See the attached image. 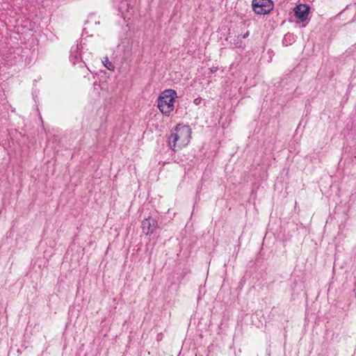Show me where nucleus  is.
<instances>
[{
	"instance_id": "obj_1",
	"label": "nucleus",
	"mask_w": 356,
	"mask_h": 356,
	"mask_svg": "<svg viewBox=\"0 0 356 356\" xmlns=\"http://www.w3.org/2000/svg\"><path fill=\"white\" fill-rule=\"evenodd\" d=\"M191 134V131L188 126L177 125L168 137L169 147L176 151V148L181 149L185 147L190 141Z\"/></svg>"
},
{
	"instance_id": "obj_2",
	"label": "nucleus",
	"mask_w": 356,
	"mask_h": 356,
	"mask_svg": "<svg viewBox=\"0 0 356 356\" xmlns=\"http://www.w3.org/2000/svg\"><path fill=\"white\" fill-rule=\"evenodd\" d=\"M177 97V92L172 89L165 90L158 99V107L160 111L169 115L174 110V102Z\"/></svg>"
},
{
	"instance_id": "obj_3",
	"label": "nucleus",
	"mask_w": 356,
	"mask_h": 356,
	"mask_svg": "<svg viewBox=\"0 0 356 356\" xmlns=\"http://www.w3.org/2000/svg\"><path fill=\"white\" fill-rule=\"evenodd\" d=\"M82 49L83 47L81 44H76L72 47L70 55V60L72 63L74 65L79 63L81 67L86 65L84 59L87 60V58L85 54L89 56V53L83 52Z\"/></svg>"
},
{
	"instance_id": "obj_4",
	"label": "nucleus",
	"mask_w": 356,
	"mask_h": 356,
	"mask_svg": "<svg viewBox=\"0 0 356 356\" xmlns=\"http://www.w3.org/2000/svg\"><path fill=\"white\" fill-rule=\"evenodd\" d=\"M252 6L254 12L257 15H266L273 9L272 0H252Z\"/></svg>"
},
{
	"instance_id": "obj_5",
	"label": "nucleus",
	"mask_w": 356,
	"mask_h": 356,
	"mask_svg": "<svg viewBox=\"0 0 356 356\" xmlns=\"http://www.w3.org/2000/svg\"><path fill=\"white\" fill-rule=\"evenodd\" d=\"M310 7L307 4H299L293 8L295 17L302 22L308 20Z\"/></svg>"
},
{
	"instance_id": "obj_6",
	"label": "nucleus",
	"mask_w": 356,
	"mask_h": 356,
	"mask_svg": "<svg viewBox=\"0 0 356 356\" xmlns=\"http://www.w3.org/2000/svg\"><path fill=\"white\" fill-rule=\"evenodd\" d=\"M157 220L153 218H145L142 221L143 232L146 235L151 234L157 227Z\"/></svg>"
},
{
	"instance_id": "obj_7",
	"label": "nucleus",
	"mask_w": 356,
	"mask_h": 356,
	"mask_svg": "<svg viewBox=\"0 0 356 356\" xmlns=\"http://www.w3.org/2000/svg\"><path fill=\"white\" fill-rule=\"evenodd\" d=\"M293 41H294L293 35L291 33H287L284 35L282 42L284 44L287 46L289 44H291Z\"/></svg>"
},
{
	"instance_id": "obj_8",
	"label": "nucleus",
	"mask_w": 356,
	"mask_h": 356,
	"mask_svg": "<svg viewBox=\"0 0 356 356\" xmlns=\"http://www.w3.org/2000/svg\"><path fill=\"white\" fill-rule=\"evenodd\" d=\"M103 63H104V65L108 70H111V71H113L114 70V65L113 64L108 60V58L106 57L105 58V60L103 61Z\"/></svg>"
},
{
	"instance_id": "obj_9",
	"label": "nucleus",
	"mask_w": 356,
	"mask_h": 356,
	"mask_svg": "<svg viewBox=\"0 0 356 356\" xmlns=\"http://www.w3.org/2000/svg\"><path fill=\"white\" fill-rule=\"evenodd\" d=\"M249 35V32H246L244 35H241V38H246Z\"/></svg>"
},
{
	"instance_id": "obj_10",
	"label": "nucleus",
	"mask_w": 356,
	"mask_h": 356,
	"mask_svg": "<svg viewBox=\"0 0 356 356\" xmlns=\"http://www.w3.org/2000/svg\"><path fill=\"white\" fill-rule=\"evenodd\" d=\"M200 99L197 98V99H194V103H195V104H197H197H200Z\"/></svg>"
},
{
	"instance_id": "obj_11",
	"label": "nucleus",
	"mask_w": 356,
	"mask_h": 356,
	"mask_svg": "<svg viewBox=\"0 0 356 356\" xmlns=\"http://www.w3.org/2000/svg\"><path fill=\"white\" fill-rule=\"evenodd\" d=\"M216 70H217V67H212V68L211 69V72H216Z\"/></svg>"
}]
</instances>
